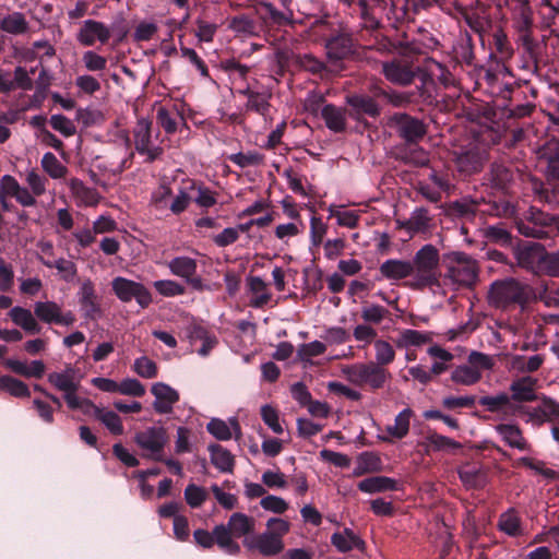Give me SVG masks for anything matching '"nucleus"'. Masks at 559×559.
Segmentation results:
<instances>
[{
	"label": "nucleus",
	"instance_id": "f257e3e1",
	"mask_svg": "<svg viewBox=\"0 0 559 559\" xmlns=\"http://www.w3.org/2000/svg\"><path fill=\"white\" fill-rule=\"evenodd\" d=\"M537 378L521 376L511 381L510 394L500 392L495 395H485L478 400V403L502 420L523 419L532 408L527 403L537 400Z\"/></svg>",
	"mask_w": 559,
	"mask_h": 559
},
{
	"label": "nucleus",
	"instance_id": "9b49d317",
	"mask_svg": "<svg viewBox=\"0 0 559 559\" xmlns=\"http://www.w3.org/2000/svg\"><path fill=\"white\" fill-rule=\"evenodd\" d=\"M133 143L136 153L144 157V160L152 163L160 157L163 147L159 144L158 132L153 135L152 122L145 118L136 121L133 128Z\"/></svg>",
	"mask_w": 559,
	"mask_h": 559
},
{
	"label": "nucleus",
	"instance_id": "69168bd1",
	"mask_svg": "<svg viewBox=\"0 0 559 559\" xmlns=\"http://www.w3.org/2000/svg\"><path fill=\"white\" fill-rule=\"evenodd\" d=\"M539 274L559 277V251L547 252L545 250Z\"/></svg>",
	"mask_w": 559,
	"mask_h": 559
},
{
	"label": "nucleus",
	"instance_id": "a19ab883",
	"mask_svg": "<svg viewBox=\"0 0 559 559\" xmlns=\"http://www.w3.org/2000/svg\"><path fill=\"white\" fill-rule=\"evenodd\" d=\"M471 40V37L466 35L464 38H461V40L453 46L452 59L455 62V67L473 66L474 51Z\"/></svg>",
	"mask_w": 559,
	"mask_h": 559
},
{
	"label": "nucleus",
	"instance_id": "680f3d73",
	"mask_svg": "<svg viewBox=\"0 0 559 559\" xmlns=\"http://www.w3.org/2000/svg\"><path fill=\"white\" fill-rule=\"evenodd\" d=\"M467 364L474 370L483 374V371L492 369L495 366V358L490 355L474 350L468 355Z\"/></svg>",
	"mask_w": 559,
	"mask_h": 559
},
{
	"label": "nucleus",
	"instance_id": "393cba45",
	"mask_svg": "<svg viewBox=\"0 0 559 559\" xmlns=\"http://www.w3.org/2000/svg\"><path fill=\"white\" fill-rule=\"evenodd\" d=\"M228 29L241 39L258 37L261 33V26L253 17L245 13L231 16L228 20Z\"/></svg>",
	"mask_w": 559,
	"mask_h": 559
},
{
	"label": "nucleus",
	"instance_id": "c03bdc74",
	"mask_svg": "<svg viewBox=\"0 0 559 559\" xmlns=\"http://www.w3.org/2000/svg\"><path fill=\"white\" fill-rule=\"evenodd\" d=\"M430 341V333L405 329L400 333L396 340V346L400 348H408L412 346H421Z\"/></svg>",
	"mask_w": 559,
	"mask_h": 559
},
{
	"label": "nucleus",
	"instance_id": "39448f33",
	"mask_svg": "<svg viewBox=\"0 0 559 559\" xmlns=\"http://www.w3.org/2000/svg\"><path fill=\"white\" fill-rule=\"evenodd\" d=\"M445 273L443 285L452 290L473 287L479 273L477 261L461 251H453L444 255Z\"/></svg>",
	"mask_w": 559,
	"mask_h": 559
},
{
	"label": "nucleus",
	"instance_id": "bf43d9fd",
	"mask_svg": "<svg viewBox=\"0 0 559 559\" xmlns=\"http://www.w3.org/2000/svg\"><path fill=\"white\" fill-rule=\"evenodd\" d=\"M153 286L156 292L164 297H176L186 293L185 286L173 280L155 281Z\"/></svg>",
	"mask_w": 559,
	"mask_h": 559
},
{
	"label": "nucleus",
	"instance_id": "aec40b11",
	"mask_svg": "<svg viewBox=\"0 0 559 559\" xmlns=\"http://www.w3.org/2000/svg\"><path fill=\"white\" fill-rule=\"evenodd\" d=\"M346 104L350 107L349 116L356 120H360L365 116L376 118L380 115L378 103L365 94L347 95Z\"/></svg>",
	"mask_w": 559,
	"mask_h": 559
},
{
	"label": "nucleus",
	"instance_id": "13d9d810",
	"mask_svg": "<svg viewBox=\"0 0 559 559\" xmlns=\"http://www.w3.org/2000/svg\"><path fill=\"white\" fill-rule=\"evenodd\" d=\"M246 93L248 94L247 109L265 116L270 108L269 95L266 93H257L249 90H247Z\"/></svg>",
	"mask_w": 559,
	"mask_h": 559
},
{
	"label": "nucleus",
	"instance_id": "6e6d98bb",
	"mask_svg": "<svg viewBox=\"0 0 559 559\" xmlns=\"http://www.w3.org/2000/svg\"><path fill=\"white\" fill-rule=\"evenodd\" d=\"M185 500L192 509L200 508L207 499L209 492L204 487L189 484L183 491Z\"/></svg>",
	"mask_w": 559,
	"mask_h": 559
},
{
	"label": "nucleus",
	"instance_id": "1a4fd4ad",
	"mask_svg": "<svg viewBox=\"0 0 559 559\" xmlns=\"http://www.w3.org/2000/svg\"><path fill=\"white\" fill-rule=\"evenodd\" d=\"M342 373L355 385H368L372 390L384 386L391 373L373 361L357 362L342 368Z\"/></svg>",
	"mask_w": 559,
	"mask_h": 559
},
{
	"label": "nucleus",
	"instance_id": "a211bd4d",
	"mask_svg": "<svg viewBox=\"0 0 559 559\" xmlns=\"http://www.w3.org/2000/svg\"><path fill=\"white\" fill-rule=\"evenodd\" d=\"M79 304L85 319L96 320L100 317L102 310L91 280L82 282L78 292Z\"/></svg>",
	"mask_w": 559,
	"mask_h": 559
},
{
	"label": "nucleus",
	"instance_id": "412c9836",
	"mask_svg": "<svg viewBox=\"0 0 559 559\" xmlns=\"http://www.w3.org/2000/svg\"><path fill=\"white\" fill-rule=\"evenodd\" d=\"M151 393L155 396L153 407L158 414H169L174 405L179 401V393L164 382L154 383Z\"/></svg>",
	"mask_w": 559,
	"mask_h": 559
},
{
	"label": "nucleus",
	"instance_id": "7c9ffc66",
	"mask_svg": "<svg viewBox=\"0 0 559 559\" xmlns=\"http://www.w3.org/2000/svg\"><path fill=\"white\" fill-rule=\"evenodd\" d=\"M69 188L78 205L95 206L99 201V194L96 189L85 186L78 178H72L69 181Z\"/></svg>",
	"mask_w": 559,
	"mask_h": 559
},
{
	"label": "nucleus",
	"instance_id": "4be33fe9",
	"mask_svg": "<svg viewBox=\"0 0 559 559\" xmlns=\"http://www.w3.org/2000/svg\"><path fill=\"white\" fill-rule=\"evenodd\" d=\"M544 253L545 249L543 246L528 243L515 251V258L521 267L539 275Z\"/></svg>",
	"mask_w": 559,
	"mask_h": 559
},
{
	"label": "nucleus",
	"instance_id": "37998d69",
	"mask_svg": "<svg viewBox=\"0 0 559 559\" xmlns=\"http://www.w3.org/2000/svg\"><path fill=\"white\" fill-rule=\"evenodd\" d=\"M249 289L253 294L251 306L262 308L271 300V294L266 288L265 282L259 276L248 278Z\"/></svg>",
	"mask_w": 559,
	"mask_h": 559
},
{
	"label": "nucleus",
	"instance_id": "cd10ccee",
	"mask_svg": "<svg viewBox=\"0 0 559 559\" xmlns=\"http://www.w3.org/2000/svg\"><path fill=\"white\" fill-rule=\"evenodd\" d=\"M84 414H93L112 435L119 436L123 433V426L120 417L112 411L100 408L92 402L88 409H80Z\"/></svg>",
	"mask_w": 559,
	"mask_h": 559
},
{
	"label": "nucleus",
	"instance_id": "a18cd8bd",
	"mask_svg": "<svg viewBox=\"0 0 559 559\" xmlns=\"http://www.w3.org/2000/svg\"><path fill=\"white\" fill-rule=\"evenodd\" d=\"M207 431L218 440H229L233 432H239V425L236 419L230 420V426L218 418H213L206 426Z\"/></svg>",
	"mask_w": 559,
	"mask_h": 559
},
{
	"label": "nucleus",
	"instance_id": "f3484780",
	"mask_svg": "<svg viewBox=\"0 0 559 559\" xmlns=\"http://www.w3.org/2000/svg\"><path fill=\"white\" fill-rule=\"evenodd\" d=\"M34 314L48 324L72 325L75 317L71 311L63 312L61 307L53 301H37L34 305Z\"/></svg>",
	"mask_w": 559,
	"mask_h": 559
},
{
	"label": "nucleus",
	"instance_id": "20e7f679",
	"mask_svg": "<svg viewBox=\"0 0 559 559\" xmlns=\"http://www.w3.org/2000/svg\"><path fill=\"white\" fill-rule=\"evenodd\" d=\"M440 254L433 245L423 246L411 261L412 278L407 282L412 289L440 286Z\"/></svg>",
	"mask_w": 559,
	"mask_h": 559
},
{
	"label": "nucleus",
	"instance_id": "ddd939ff",
	"mask_svg": "<svg viewBox=\"0 0 559 559\" xmlns=\"http://www.w3.org/2000/svg\"><path fill=\"white\" fill-rule=\"evenodd\" d=\"M134 441L142 450L143 456L162 461L164 447L167 442L166 430L163 427H148L135 435Z\"/></svg>",
	"mask_w": 559,
	"mask_h": 559
},
{
	"label": "nucleus",
	"instance_id": "f704fd0d",
	"mask_svg": "<svg viewBox=\"0 0 559 559\" xmlns=\"http://www.w3.org/2000/svg\"><path fill=\"white\" fill-rule=\"evenodd\" d=\"M358 489L366 493H378L397 489V481L388 476H373L362 479L357 485Z\"/></svg>",
	"mask_w": 559,
	"mask_h": 559
},
{
	"label": "nucleus",
	"instance_id": "0e129e2a",
	"mask_svg": "<svg viewBox=\"0 0 559 559\" xmlns=\"http://www.w3.org/2000/svg\"><path fill=\"white\" fill-rule=\"evenodd\" d=\"M133 371L141 378L152 379L157 376V366L148 357L142 356L134 360Z\"/></svg>",
	"mask_w": 559,
	"mask_h": 559
},
{
	"label": "nucleus",
	"instance_id": "3c124183",
	"mask_svg": "<svg viewBox=\"0 0 559 559\" xmlns=\"http://www.w3.org/2000/svg\"><path fill=\"white\" fill-rule=\"evenodd\" d=\"M40 164L43 169L52 179H61L68 173V168L51 152H47L43 155Z\"/></svg>",
	"mask_w": 559,
	"mask_h": 559
},
{
	"label": "nucleus",
	"instance_id": "6e6552de",
	"mask_svg": "<svg viewBox=\"0 0 559 559\" xmlns=\"http://www.w3.org/2000/svg\"><path fill=\"white\" fill-rule=\"evenodd\" d=\"M82 374L72 365H67L61 371H55L48 374V381L57 390L63 392V399L70 409H88L92 407V401L78 395Z\"/></svg>",
	"mask_w": 559,
	"mask_h": 559
},
{
	"label": "nucleus",
	"instance_id": "603ef678",
	"mask_svg": "<svg viewBox=\"0 0 559 559\" xmlns=\"http://www.w3.org/2000/svg\"><path fill=\"white\" fill-rule=\"evenodd\" d=\"M0 390L10 393L14 397H28L31 395L27 384L10 376L1 377Z\"/></svg>",
	"mask_w": 559,
	"mask_h": 559
},
{
	"label": "nucleus",
	"instance_id": "6ab92c4d",
	"mask_svg": "<svg viewBox=\"0 0 559 559\" xmlns=\"http://www.w3.org/2000/svg\"><path fill=\"white\" fill-rule=\"evenodd\" d=\"M109 38V27L96 20H85L78 33V40L84 46H93L96 41L106 44Z\"/></svg>",
	"mask_w": 559,
	"mask_h": 559
},
{
	"label": "nucleus",
	"instance_id": "c9c22d12",
	"mask_svg": "<svg viewBox=\"0 0 559 559\" xmlns=\"http://www.w3.org/2000/svg\"><path fill=\"white\" fill-rule=\"evenodd\" d=\"M496 431L509 447L520 451H525L527 449V442L516 425L500 424L496 426Z\"/></svg>",
	"mask_w": 559,
	"mask_h": 559
},
{
	"label": "nucleus",
	"instance_id": "9d476101",
	"mask_svg": "<svg viewBox=\"0 0 559 559\" xmlns=\"http://www.w3.org/2000/svg\"><path fill=\"white\" fill-rule=\"evenodd\" d=\"M190 202L191 195L187 189H179L173 198V189L168 181H162L151 194L153 210L162 215H167V212L180 215L188 209Z\"/></svg>",
	"mask_w": 559,
	"mask_h": 559
},
{
	"label": "nucleus",
	"instance_id": "5fc2aeb1",
	"mask_svg": "<svg viewBox=\"0 0 559 559\" xmlns=\"http://www.w3.org/2000/svg\"><path fill=\"white\" fill-rule=\"evenodd\" d=\"M326 345L320 341L301 344L297 349V357L305 364H311L313 357L324 354Z\"/></svg>",
	"mask_w": 559,
	"mask_h": 559
},
{
	"label": "nucleus",
	"instance_id": "c85d7f7f",
	"mask_svg": "<svg viewBox=\"0 0 559 559\" xmlns=\"http://www.w3.org/2000/svg\"><path fill=\"white\" fill-rule=\"evenodd\" d=\"M7 368L25 378L39 379L44 376L46 367L41 360H33L29 364L24 360L9 358L4 361Z\"/></svg>",
	"mask_w": 559,
	"mask_h": 559
},
{
	"label": "nucleus",
	"instance_id": "774afa93",
	"mask_svg": "<svg viewBox=\"0 0 559 559\" xmlns=\"http://www.w3.org/2000/svg\"><path fill=\"white\" fill-rule=\"evenodd\" d=\"M25 181L34 195L40 197L45 193L48 180L36 170H28L25 175Z\"/></svg>",
	"mask_w": 559,
	"mask_h": 559
},
{
	"label": "nucleus",
	"instance_id": "4468645a",
	"mask_svg": "<svg viewBox=\"0 0 559 559\" xmlns=\"http://www.w3.org/2000/svg\"><path fill=\"white\" fill-rule=\"evenodd\" d=\"M486 159V150L476 143H471L453 152L456 169L464 176L480 171Z\"/></svg>",
	"mask_w": 559,
	"mask_h": 559
},
{
	"label": "nucleus",
	"instance_id": "e2e57ef3",
	"mask_svg": "<svg viewBox=\"0 0 559 559\" xmlns=\"http://www.w3.org/2000/svg\"><path fill=\"white\" fill-rule=\"evenodd\" d=\"M389 314V310L380 305H367L361 309V318L370 324H379Z\"/></svg>",
	"mask_w": 559,
	"mask_h": 559
},
{
	"label": "nucleus",
	"instance_id": "7ed1b4c3",
	"mask_svg": "<svg viewBox=\"0 0 559 559\" xmlns=\"http://www.w3.org/2000/svg\"><path fill=\"white\" fill-rule=\"evenodd\" d=\"M534 297L533 287L514 277H506L492 282L487 293L488 304L502 310L514 306L523 309Z\"/></svg>",
	"mask_w": 559,
	"mask_h": 559
},
{
	"label": "nucleus",
	"instance_id": "09e8293b",
	"mask_svg": "<svg viewBox=\"0 0 559 559\" xmlns=\"http://www.w3.org/2000/svg\"><path fill=\"white\" fill-rule=\"evenodd\" d=\"M0 28L12 35H21L28 31V23L23 13L13 12L2 19Z\"/></svg>",
	"mask_w": 559,
	"mask_h": 559
},
{
	"label": "nucleus",
	"instance_id": "f8f14e48",
	"mask_svg": "<svg viewBox=\"0 0 559 559\" xmlns=\"http://www.w3.org/2000/svg\"><path fill=\"white\" fill-rule=\"evenodd\" d=\"M111 288L119 300L129 302L134 299L142 309L153 301L151 292L143 284L122 276L112 280Z\"/></svg>",
	"mask_w": 559,
	"mask_h": 559
},
{
	"label": "nucleus",
	"instance_id": "4d7b16f0",
	"mask_svg": "<svg viewBox=\"0 0 559 559\" xmlns=\"http://www.w3.org/2000/svg\"><path fill=\"white\" fill-rule=\"evenodd\" d=\"M194 24V36L197 37L198 41L212 43L218 29L217 24L205 21L201 17H198Z\"/></svg>",
	"mask_w": 559,
	"mask_h": 559
},
{
	"label": "nucleus",
	"instance_id": "dca6fc26",
	"mask_svg": "<svg viewBox=\"0 0 559 559\" xmlns=\"http://www.w3.org/2000/svg\"><path fill=\"white\" fill-rule=\"evenodd\" d=\"M389 123L396 129L402 139L409 143L417 142L426 133L424 123L406 114H394L390 117Z\"/></svg>",
	"mask_w": 559,
	"mask_h": 559
},
{
	"label": "nucleus",
	"instance_id": "c756f323",
	"mask_svg": "<svg viewBox=\"0 0 559 559\" xmlns=\"http://www.w3.org/2000/svg\"><path fill=\"white\" fill-rule=\"evenodd\" d=\"M545 357L540 354L533 356L513 355L508 360V368L511 372L531 373L540 368Z\"/></svg>",
	"mask_w": 559,
	"mask_h": 559
},
{
	"label": "nucleus",
	"instance_id": "2eb2a0df",
	"mask_svg": "<svg viewBox=\"0 0 559 559\" xmlns=\"http://www.w3.org/2000/svg\"><path fill=\"white\" fill-rule=\"evenodd\" d=\"M523 420L533 425H540L545 421L552 423L551 433L554 439L559 442V404L554 400L544 399L538 406L530 409Z\"/></svg>",
	"mask_w": 559,
	"mask_h": 559
},
{
	"label": "nucleus",
	"instance_id": "423d86ee",
	"mask_svg": "<svg viewBox=\"0 0 559 559\" xmlns=\"http://www.w3.org/2000/svg\"><path fill=\"white\" fill-rule=\"evenodd\" d=\"M290 524L281 518H271L266 522V530L258 535L246 537L243 540L248 549L257 550L264 557L276 556L283 551L285 545L283 537L289 532Z\"/></svg>",
	"mask_w": 559,
	"mask_h": 559
},
{
	"label": "nucleus",
	"instance_id": "473e14b6",
	"mask_svg": "<svg viewBox=\"0 0 559 559\" xmlns=\"http://www.w3.org/2000/svg\"><path fill=\"white\" fill-rule=\"evenodd\" d=\"M9 316L12 322L22 328L28 334H38L41 331V326L35 319L31 310L23 307L11 308Z\"/></svg>",
	"mask_w": 559,
	"mask_h": 559
},
{
	"label": "nucleus",
	"instance_id": "49530a36",
	"mask_svg": "<svg viewBox=\"0 0 559 559\" xmlns=\"http://www.w3.org/2000/svg\"><path fill=\"white\" fill-rule=\"evenodd\" d=\"M498 527L509 536L516 537L522 535L521 519L513 509L503 512L498 521Z\"/></svg>",
	"mask_w": 559,
	"mask_h": 559
},
{
	"label": "nucleus",
	"instance_id": "864d4df0",
	"mask_svg": "<svg viewBox=\"0 0 559 559\" xmlns=\"http://www.w3.org/2000/svg\"><path fill=\"white\" fill-rule=\"evenodd\" d=\"M374 358L377 365L385 368V366L394 361L395 350L389 342L377 340L374 341Z\"/></svg>",
	"mask_w": 559,
	"mask_h": 559
},
{
	"label": "nucleus",
	"instance_id": "72a5a7b5",
	"mask_svg": "<svg viewBox=\"0 0 559 559\" xmlns=\"http://www.w3.org/2000/svg\"><path fill=\"white\" fill-rule=\"evenodd\" d=\"M321 117L325 126L333 132L340 133L346 129L345 109L336 107L332 104L324 105L321 109Z\"/></svg>",
	"mask_w": 559,
	"mask_h": 559
},
{
	"label": "nucleus",
	"instance_id": "b1692460",
	"mask_svg": "<svg viewBox=\"0 0 559 559\" xmlns=\"http://www.w3.org/2000/svg\"><path fill=\"white\" fill-rule=\"evenodd\" d=\"M431 216L427 209L416 207L407 219L396 221L400 229H404L412 237L415 234L426 233L430 228Z\"/></svg>",
	"mask_w": 559,
	"mask_h": 559
},
{
	"label": "nucleus",
	"instance_id": "2f4dec72",
	"mask_svg": "<svg viewBox=\"0 0 559 559\" xmlns=\"http://www.w3.org/2000/svg\"><path fill=\"white\" fill-rule=\"evenodd\" d=\"M331 544L340 552H347L355 548L362 550L365 548V542L350 528H344L341 532L334 533L331 536Z\"/></svg>",
	"mask_w": 559,
	"mask_h": 559
},
{
	"label": "nucleus",
	"instance_id": "0eeeda50",
	"mask_svg": "<svg viewBox=\"0 0 559 559\" xmlns=\"http://www.w3.org/2000/svg\"><path fill=\"white\" fill-rule=\"evenodd\" d=\"M255 520L245 513L236 512L230 515L227 525L219 524L214 527L217 546L228 555H237L240 546L233 537L247 536L253 533Z\"/></svg>",
	"mask_w": 559,
	"mask_h": 559
},
{
	"label": "nucleus",
	"instance_id": "79ce46f5",
	"mask_svg": "<svg viewBox=\"0 0 559 559\" xmlns=\"http://www.w3.org/2000/svg\"><path fill=\"white\" fill-rule=\"evenodd\" d=\"M186 189L190 195L191 192H195V195L193 198L191 197V200H193L194 203L202 209L212 207L217 202L216 193L202 183L191 181L189 187Z\"/></svg>",
	"mask_w": 559,
	"mask_h": 559
},
{
	"label": "nucleus",
	"instance_id": "bb28decb",
	"mask_svg": "<svg viewBox=\"0 0 559 559\" xmlns=\"http://www.w3.org/2000/svg\"><path fill=\"white\" fill-rule=\"evenodd\" d=\"M379 271L389 281H401L407 277L411 280L413 269L411 261L389 259L380 265Z\"/></svg>",
	"mask_w": 559,
	"mask_h": 559
},
{
	"label": "nucleus",
	"instance_id": "de8ad7c7",
	"mask_svg": "<svg viewBox=\"0 0 559 559\" xmlns=\"http://www.w3.org/2000/svg\"><path fill=\"white\" fill-rule=\"evenodd\" d=\"M412 415L411 408H404L395 416L394 424L386 427V432L391 438L403 439L407 436Z\"/></svg>",
	"mask_w": 559,
	"mask_h": 559
},
{
	"label": "nucleus",
	"instance_id": "052dcab7",
	"mask_svg": "<svg viewBox=\"0 0 559 559\" xmlns=\"http://www.w3.org/2000/svg\"><path fill=\"white\" fill-rule=\"evenodd\" d=\"M526 218H528L534 225L539 227L542 230H545L548 226L555 227V221L557 218L556 215H550L542 210L531 206L528 210L524 212Z\"/></svg>",
	"mask_w": 559,
	"mask_h": 559
},
{
	"label": "nucleus",
	"instance_id": "338daca9",
	"mask_svg": "<svg viewBox=\"0 0 559 559\" xmlns=\"http://www.w3.org/2000/svg\"><path fill=\"white\" fill-rule=\"evenodd\" d=\"M534 193L539 202L559 207V188L547 189L539 183L534 186Z\"/></svg>",
	"mask_w": 559,
	"mask_h": 559
},
{
	"label": "nucleus",
	"instance_id": "e433bc0d",
	"mask_svg": "<svg viewBox=\"0 0 559 559\" xmlns=\"http://www.w3.org/2000/svg\"><path fill=\"white\" fill-rule=\"evenodd\" d=\"M167 266L170 273L175 276L186 278L197 274L198 263L197 260L188 255H179L171 259Z\"/></svg>",
	"mask_w": 559,
	"mask_h": 559
},
{
	"label": "nucleus",
	"instance_id": "f03ea898",
	"mask_svg": "<svg viewBox=\"0 0 559 559\" xmlns=\"http://www.w3.org/2000/svg\"><path fill=\"white\" fill-rule=\"evenodd\" d=\"M438 44V40L433 37H429L427 43H420L419 40L389 41L386 47L393 58L390 61L382 62V70H447L426 50L436 47Z\"/></svg>",
	"mask_w": 559,
	"mask_h": 559
},
{
	"label": "nucleus",
	"instance_id": "8fccbe9b",
	"mask_svg": "<svg viewBox=\"0 0 559 559\" xmlns=\"http://www.w3.org/2000/svg\"><path fill=\"white\" fill-rule=\"evenodd\" d=\"M481 379V373L474 370L468 364L457 366L451 373V380L461 385H473Z\"/></svg>",
	"mask_w": 559,
	"mask_h": 559
},
{
	"label": "nucleus",
	"instance_id": "ea45409f",
	"mask_svg": "<svg viewBox=\"0 0 559 559\" xmlns=\"http://www.w3.org/2000/svg\"><path fill=\"white\" fill-rule=\"evenodd\" d=\"M156 119L159 126L167 132L174 133L180 122H183L182 116L175 106L168 108L162 106L157 109Z\"/></svg>",
	"mask_w": 559,
	"mask_h": 559
},
{
	"label": "nucleus",
	"instance_id": "4c0bfd02",
	"mask_svg": "<svg viewBox=\"0 0 559 559\" xmlns=\"http://www.w3.org/2000/svg\"><path fill=\"white\" fill-rule=\"evenodd\" d=\"M461 481L466 488H481L486 484V474L477 465L466 464L459 469Z\"/></svg>",
	"mask_w": 559,
	"mask_h": 559
},
{
	"label": "nucleus",
	"instance_id": "5701e85b",
	"mask_svg": "<svg viewBox=\"0 0 559 559\" xmlns=\"http://www.w3.org/2000/svg\"><path fill=\"white\" fill-rule=\"evenodd\" d=\"M532 22L528 17H525L523 20V24L520 28L519 34V44L521 48L523 49V53L528 57V61H526L522 68L523 69H530L531 67L534 68V70H538L537 64V49L538 44L535 41V39L532 36Z\"/></svg>",
	"mask_w": 559,
	"mask_h": 559
},
{
	"label": "nucleus",
	"instance_id": "a878e982",
	"mask_svg": "<svg viewBox=\"0 0 559 559\" xmlns=\"http://www.w3.org/2000/svg\"><path fill=\"white\" fill-rule=\"evenodd\" d=\"M354 41L347 34H340L326 40L325 50L330 60H342L353 52Z\"/></svg>",
	"mask_w": 559,
	"mask_h": 559
},
{
	"label": "nucleus",
	"instance_id": "58836bf2",
	"mask_svg": "<svg viewBox=\"0 0 559 559\" xmlns=\"http://www.w3.org/2000/svg\"><path fill=\"white\" fill-rule=\"evenodd\" d=\"M212 464L222 473H230L234 468V456L219 444L209 447Z\"/></svg>",
	"mask_w": 559,
	"mask_h": 559
}]
</instances>
